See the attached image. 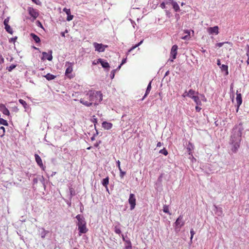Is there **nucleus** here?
<instances>
[{"label":"nucleus","mask_w":249,"mask_h":249,"mask_svg":"<svg viewBox=\"0 0 249 249\" xmlns=\"http://www.w3.org/2000/svg\"><path fill=\"white\" fill-rule=\"evenodd\" d=\"M242 123L235 125L232 128L230 143L232 145L231 150L235 153L240 146L241 141L242 132L244 130Z\"/></svg>","instance_id":"obj_1"},{"label":"nucleus","mask_w":249,"mask_h":249,"mask_svg":"<svg viewBox=\"0 0 249 249\" xmlns=\"http://www.w3.org/2000/svg\"><path fill=\"white\" fill-rule=\"evenodd\" d=\"M86 95L88 97V99L89 100L92 102H95L94 105H98L101 101H102L103 99V95L101 91H89L87 94Z\"/></svg>","instance_id":"obj_2"},{"label":"nucleus","mask_w":249,"mask_h":249,"mask_svg":"<svg viewBox=\"0 0 249 249\" xmlns=\"http://www.w3.org/2000/svg\"><path fill=\"white\" fill-rule=\"evenodd\" d=\"M176 231H179L181 227L184 225V222L183 221V216L180 215L176 220L175 223Z\"/></svg>","instance_id":"obj_3"},{"label":"nucleus","mask_w":249,"mask_h":249,"mask_svg":"<svg viewBox=\"0 0 249 249\" xmlns=\"http://www.w3.org/2000/svg\"><path fill=\"white\" fill-rule=\"evenodd\" d=\"M95 50L98 52H103L105 51V49L108 47L107 45H104L102 43H98L94 42L93 44Z\"/></svg>","instance_id":"obj_4"},{"label":"nucleus","mask_w":249,"mask_h":249,"mask_svg":"<svg viewBox=\"0 0 249 249\" xmlns=\"http://www.w3.org/2000/svg\"><path fill=\"white\" fill-rule=\"evenodd\" d=\"M128 202L130 205V209L131 210H133L135 208L136 205V198L135 195L133 194H130L128 199Z\"/></svg>","instance_id":"obj_5"},{"label":"nucleus","mask_w":249,"mask_h":249,"mask_svg":"<svg viewBox=\"0 0 249 249\" xmlns=\"http://www.w3.org/2000/svg\"><path fill=\"white\" fill-rule=\"evenodd\" d=\"M52 53H53V52L52 50H49L48 53L43 52L42 53L43 56L41 58V60H43L46 59L48 60L49 61H52L53 59Z\"/></svg>","instance_id":"obj_6"},{"label":"nucleus","mask_w":249,"mask_h":249,"mask_svg":"<svg viewBox=\"0 0 249 249\" xmlns=\"http://www.w3.org/2000/svg\"><path fill=\"white\" fill-rule=\"evenodd\" d=\"M27 10L30 15L34 18V19H36L38 16V13L33 7H29Z\"/></svg>","instance_id":"obj_7"},{"label":"nucleus","mask_w":249,"mask_h":249,"mask_svg":"<svg viewBox=\"0 0 249 249\" xmlns=\"http://www.w3.org/2000/svg\"><path fill=\"white\" fill-rule=\"evenodd\" d=\"M75 218L77 219L78 221L77 223V226L86 224L85 219L83 215L81 214H78L76 216Z\"/></svg>","instance_id":"obj_8"},{"label":"nucleus","mask_w":249,"mask_h":249,"mask_svg":"<svg viewBox=\"0 0 249 249\" xmlns=\"http://www.w3.org/2000/svg\"><path fill=\"white\" fill-rule=\"evenodd\" d=\"M97 63H100L104 69H107V71L109 70L110 68L109 64L107 61L102 58H99L97 59Z\"/></svg>","instance_id":"obj_9"},{"label":"nucleus","mask_w":249,"mask_h":249,"mask_svg":"<svg viewBox=\"0 0 249 249\" xmlns=\"http://www.w3.org/2000/svg\"><path fill=\"white\" fill-rule=\"evenodd\" d=\"M38 231L39 235L42 239H44L46 235L49 233V231L45 230L43 228H38Z\"/></svg>","instance_id":"obj_10"},{"label":"nucleus","mask_w":249,"mask_h":249,"mask_svg":"<svg viewBox=\"0 0 249 249\" xmlns=\"http://www.w3.org/2000/svg\"><path fill=\"white\" fill-rule=\"evenodd\" d=\"M35 157L36 161V162L38 165L39 166V167L41 168H42L43 170H44V167L43 164L42 160H41V158L40 157V156L36 154L35 155Z\"/></svg>","instance_id":"obj_11"},{"label":"nucleus","mask_w":249,"mask_h":249,"mask_svg":"<svg viewBox=\"0 0 249 249\" xmlns=\"http://www.w3.org/2000/svg\"><path fill=\"white\" fill-rule=\"evenodd\" d=\"M73 63H70L69 62H67L66 65H68V67L66 70L65 71V75L66 76L69 75V74H70L72 71V66Z\"/></svg>","instance_id":"obj_12"},{"label":"nucleus","mask_w":249,"mask_h":249,"mask_svg":"<svg viewBox=\"0 0 249 249\" xmlns=\"http://www.w3.org/2000/svg\"><path fill=\"white\" fill-rule=\"evenodd\" d=\"M178 46L174 45L172 46L170 52V56L173 57V59H176L177 54Z\"/></svg>","instance_id":"obj_13"},{"label":"nucleus","mask_w":249,"mask_h":249,"mask_svg":"<svg viewBox=\"0 0 249 249\" xmlns=\"http://www.w3.org/2000/svg\"><path fill=\"white\" fill-rule=\"evenodd\" d=\"M0 111H1L3 114L9 116L10 112L9 110L3 104H0Z\"/></svg>","instance_id":"obj_14"},{"label":"nucleus","mask_w":249,"mask_h":249,"mask_svg":"<svg viewBox=\"0 0 249 249\" xmlns=\"http://www.w3.org/2000/svg\"><path fill=\"white\" fill-rule=\"evenodd\" d=\"M78 226V230L79 232V235H81L82 233H86L88 231V229L86 227V224H84Z\"/></svg>","instance_id":"obj_15"},{"label":"nucleus","mask_w":249,"mask_h":249,"mask_svg":"<svg viewBox=\"0 0 249 249\" xmlns=\"http://www.w3.org/2000/svg\"><path fill=\"white\" fill-rule=\"evenodd\" d=\"M63 11L64 12H65L66 14L67 15V20L68 21H71L73 19V16L71 15L70 9H67V8H64L63 9Z\"/></svg>","instance_id":"obj_16"},{"label":"nucleus","mask_w":249,"mask_h":249,"mask_svg":"<svg viewBox=\"0 0 249 249\" xmlns=\"http://www.w3.org/2000/svg\"><path fill=\"white\" fill-rule=\"evenodd\" d=\"M236 103L237 106V109L239 108L240 106L242 104V95L241 93H238V91L236 92Z\"/></svg>","instance_id":"obj_17"},{"label":"nucleus","mask_w":249,"mask_h":249,"mask_svg":"<svg viewBox=\"0 0 249 249\" xmlns=\"http://www.w3.org/2000/svg\"><path fill=\"white\" fill-rule=\"evenodd\" d=\"M208 31L210 34H213L217 35L219 33L218 32V27L217 26H214L213 27H210L208 29Z\"/></svg>","instance_id":"obj_18"},{"label":"nucleus","mask_w":249,"mask_h":249,"mask_svg":"<svg viewBox=\"0 0 249 249\" xmlns=\"http://www.w3.org/2000/svg\"><path fill=\"white\" fill-rule=\"evenodd\" d=\"M112 125H113L112 124L106 122V121L103 122L102 123V127L104 129H107V130H109V129H111L112 127Z\"/></svg>","instance_id":"obj_19"},{"label":"nucleus","mask_w":249,"mask_h":249,"mask_svg":"<svg viewBox=\"0 0 249 249\" xmlns=\"http://www.w3.org/2000/svg\"><path fill=\"white\" fill-rule=\"evenodd\" d=\"M80 102L86 107H90L92 105V102L86 101L85 98H81L80 100Z\"/></svg>","instance_id":"obj_20"},{"label":"nucleus","mask_w":249,"mask_h":249,"mask_svg":"<svg viewBox=\"0 0 249 249\" xmlns=\"http://www.w3.org/2000/svg\"><path fill=\"white\" fill-rule=\"evenodd\" d=\"M151 83H152V81H150L147 87V89H146V91H145V94L143 96V98H142V100H143L147 95L149 93L151 89Z\"/></svg>","instance_id":"obj_21"},{"label":"nucleus","mask_w":249,"mask_h":249,"mask_svg":"<svg viewBox=\"0 0 249 249\" xmlns=\"http://www.w3.org/2000/svg\"><path fill=\"white\" fill-rule=\"evenodd\" d=\"M109 182V178L108 177H106V178H104L102 181V185L106 188L107 191H108V189L107 188V185Z\"/></svg>","instance_id":"obj_22"},{"label":"nucleus","mask_w":249,"mask_h":249,"mask_svg":"<svg viewBox=\"0 0 249 249\" xmlns=\"http://www.w3.org/2000/svg\"><path fill=\"white\" fill-rule=\"evenodd\" d=\"M185 93L186 94V95H184V96H187L192 99V96H195V94L196 93V92L194 90L191 89L189 90L188 92H187V91H185Z\"/></svg>","instance_id":"obj_23"},{"label":"nucleus","mask_w":249,"mask_h":249,"mask_svg":"<svg viewBox=\"0 0 249 249\" xmlns=\"http://www.w3.org/2000/svg\"><path fill=\"white\" fill-rule=\"evenodd\" d=\"M192 99H193L194 102L197 106L202 105L201 100L199 99V97L197 96H192Z\"/></svg>","instance_id":"obj_24"},{"label":"nucleus","mask_w":249,"mask_h":249,"mask_svg":"<svg viewBox=\"0 0 249 249\" xmlns=\"http://www.w3.org/2000/svg\"><path fill=\"white\" fill-rule=\"evenodd\" d=\"M30 36L33 38L36 43H38L40 42V38L34 33H31Z\"/></svg>","instance_id":"obj_25"},{"label":"nucleus","mask_w":249,"mask_h":249,"mask_svg":"<svg viewBox=\"0 0 249 249\" xmlns=\"http://www.w3.org/2000/svg\"><path fill=\"white\" fill-rule=\"evenodd\" d=\"M220 68L222 71H225V75H227L228 74V66L227 65L223 64L220 66Z\"/></svg>","instance_id":"obj_26"},{"label":"nucleus","mask_w":249,"mask_h":249,"mask_svg":"<svg viewBox=\"0 0 249 249\" xmlns=\"http://www.w3.org/2000/svg\"><path fill=\"white\" fill-rule=\"evenodd\" d=\"M125 249H132L131 242L130 240L125 241Z\"/></svg>","instance_id":"obj_27"},{"label":"nucleus","mask_w":249,"mask_h":249,"mask_svg":"<svg viewBox=\"0 0 249 249\" xmlns=\"http://www.w3.org/2000/svg\"><path fill=\"white\" fill-rule=\"evenodd\" d=\"M44 77L48 80H51L54 79L56 77V76L49 73H47L46 75H45Z\"/></svg>","instance_id":"obj_28"},{"label":"nucleus","mask_w":249,"mask_h":249,"mask_svg":"<svg viewBox=\"0 0 249 249\" xmlns=\"http://www.w3.org/2000/svg\"><path fill=\"white\" fill-rule=\"evenodd\" d=\"M173 8L176 12H178L180 11V8L177 2L175 1L172 4Z\"/></svg>","instance_id":"obj_29"},{"label":"nucleus","mask_w":249,"mask_h":249,"mask_svg":"<svg viewBox=\"0 0 249 249\" xmlns=\"http://www.w3.org/2000/svg\"><path fill=\"white\" fill-rule=\"evenodd\" d=\"M5 30L10 34H13V32L12 29H11L10 26L8 24L5 25Z\"/></svg>","instance_id":"obj_30"},{"label":"nucleus","mask_w":249,"mask_h":249,"mask_svg":"<svg viewBox=\"0 0 249 249\" xmlns=\"http://www.w3.org/2000/svg\"><path fill=\"white\" fill-rule=\"evenodd\" d=\"M185 33H187V35L181 37V38L184 40H189L190 38V32L188 30H186L185 31Z\"/></svg>","instance_id":"obj_31"},{"label":"nucleus","mask_w":249,"mask_h":249,"mask_svg":"<svg viewBox=\"0 0 249 249\" xmlns=\"http://www.w3.org/2000/svg\"><path fill=\"white\" fill-rule=\"evenodd\" d=\"M18 102L23 106L25 109H27L28 107V106L26 102L22 99H19Z\"/></svg>","instance_id":"obj_32"},{"label":"nucleus","mask_w":249,"mask_h":249,"mask_svg":"<svg viewBox=\"0 0 249 249\" xmlns=\"http://www.w3.org/2000/svg\"><path fill=\"white\" fill-rule=\"evenodd\" d=\"M215 208L216 209L217 211V214L218 216L221 215L222 214V208L218 207L217 206L214 205V206Z\"/></svg>","instance_id":"obj_33"},{"label":"nucleus","mask_w":249,"mask_h":249,"mask_svg":"<svg viewBox=\"0 0 249 249\" xmlns=\"http://www.w3.org/2000/svg\"><path fill=\"white\" fill-rule=\"evenodd\" d=\"M0 124H2L5 126H8V124L6 120H4L2 118L0 119Z\"/></svg>","instance_id":"obj_34"},{"label":"nucleus","mask_w":249,"mask_h":249,"mask_svg":"<svg viewBox=\"0 0 249 249\" xmlns=\"http://www.w3.org/2000/svg\"><path fill=\"white\" fill-rule=\"evenodd\" d=\"M163 211L165 213H167L168 214H171V213H170L169 212V207L167 205H164L163 206Z\"/></svg>","instance_id":"obj_35"},{"label":"nucleus","mask_w":249,"mask_h":249,"mask_svg":"<svg viewBox=\"0 0 249 249\" xmlns=\"http://www.w3.org/2000/svg\"><path fill=\"white\" fill-rule=\"evenodd\" d=\"M17 67V65L12 64L9 67H7V70L9 71H11L13 69H14Z\"/></svg>","instance_id":"obj_36"},{"label":"nucleus","mask_w":249,"mask_h":249,"mask_svg":"<svg viewBox=\"0 0 249 249\" xmlns=\"http://www.w3.org/2000/svg\"><path fill=\"white\" fill-rule=\"evenodd\" d=\"M159 153H160V154H163L165 156H167L168 155V151H167V150L165 148H163L162 149H161L159 151Z\"/></svg>","instance_id":"obj_37"},{"label":"nucleus","mask_w":249,"mask_h":249,"mask_svg":"<svg viewBox=\"0 0 249 249\" xmlns=\"http://www.w3.org/2000/svg\"><path fill=\"white\" fill-rule=\"evenodd\" d=\"M114 231L117 234H120L121 232V231L120 228H119L117 226H115L114 227Z\"/></svg>","instance_id":"obj_38"},{"label":"nucleus","mask_w":249,"mask_h":249,"mask_svg":"<svg viewBox=\"0 0 249 249\" xmlns=\"http://www.w3.org/2000/svg\"><path fill=\"white\" fill-rule=\"evenodd\" d=\"M117 71V70H113L110 74V77L111 79H113L114 77L115 73Z\"/></svg>","instance_id":"obj_39"},{"label":"nucleus","mask_w":249,"mask_h":249,"mask_svg":"<svg viewBox=\"0 0 249 249\" xmlns=\"http://www.w3.org/2000/svg\"><path fill=\"white\" fill-rule=\"evenodd\" d=\"M120 171V176L121 178H123L124 176L125 175L126 173L125 172L123 171L122 169L119 170Z\"/></svg>","instance_id":"obj_40"},{"label":"nucleus","mask_w":249,"mask_h":249,"mask_svg":"<svg viewBox=\"0 0 249 249\" xmlns=\"http://www.w3.org/2000/svg\"><path fill=\"white\" fill-rule=\"evenodd\" d=\"M164 1L166 3V4H173V3L175 1L173 0H164Z\"/></svg>","instance_id":"obj_41"},{"label":"nucleus","mask_w":249,"mask_h":249,"mask_svg":"<svg viewBox=\"0 0 249 249\" xmlns=\"http://www.w3.org/2000/svg\"><path fill=\"white\" fill-rule=\"evenodd\" d=\"M33 2H34L35 3H36L37 5H41V2L39 0H32Z\"/></svg>","instance_id":"obj_42"},{"label":"nucleus","mask_w":249,"mask_h":249,"mask_svg":"<svg viewBox=\"0 0 249 249\" xmlns=\"http://www.w3.org/2000/svg\"><path fill=\"white\" fill-rule=\"evenodd\" d=\"M201 98V100L203 101L204 102L207 101V99L203 94H200L199 98Z\"/></svg>","instance_id":"obj_43"},{"label":"nucleus","mask_w":249,"mask_h":249,"mask_svg":"<svg viewBox=\"0 0 249 249\" xmlns=\"http://www.w3.org/2000/svg\"><path fill=\"white\" fill-rule=\"evenodd\" d=\"M95 116H93V119L92 120V122L94 123L95 125V129H96L95 124L97 123V119L96 118H94Z\"/></svg>","instance_id":"obj_44"},{"label":"nucleus","mask_w":249,"mask_h":249,"mask_svg":"<svg viewBox=\"0 0 249 249\" xmlns=\"http://www.w3.org/2000/svg\"><path fill=\"white\" fill-rule=\"evenodd\" d=\"M62 124L61 123H59L58 125H56L54 126V128L55 129H57L58 130L60 129L61 128Z\"/></svg>","instance_id":"obj_45"},{"label":"nucleus","mask_w":249,"mask_h":249,"mask_svg":"<svg viewBox=\"0 0 249 249\" xmlns=\"http://www.w3.org/2000/svg\"><path fill=\"white\" fill-rule=\"evenodd\" d=\"M9 18H5L4 20V22H3V24L4 25V26L5 25H7V24H8V22H9Z\"/></svg>","instance_id":"obj_46"},{"label":"nucleus","mask_w":249,"mask_h":249,"mask_svg":"<svg viewBox=\"0 0 249 249\" xmlns=\"http://www.w3.org/2000/svg\"><path fill=\"white\" fill-rule=\"evenodd\" d=\"M190 233H191V240H192L193 237L195 233V232L193 230V229H191V230Z\"/></svg>","instance_id":"obj_47"},{"label":"nucleus","mask_w":249,"mask_h":249,"mask_svg":"<svg viewBox=\"0 0 249 249\" xmlns=\"http://www.w3.org/2000/svg\"><path fill=\"white\" fill-rule=\"evenodd\" d=\"M165 4L166 3H165L164 1L162 2V3H160V7L162 8V9H165Z\"/></svg>","instance_id":"obj_48"},{"label":"nucleus","mask_w":249,"mask_h":249,"mask_svg":"<svg viewBox=\"0 0 249 249\" xmlns=\"http://www.w3.org/2000/svg\"><path fill=\"white\" fill-rule=\"evenodd\" d=\"M70 192L71 197L72 196H73L75 195V193L72 188H71L70 189Z\"/></svg>","instance_id":"obj_49"},{"label":"nucleus","mask_w":249,"mask_h":249,"mask_svg":"<svg viewBox=\"0 0 249 249\" xmlns=\"http://www.w3.org/2000/svg\"><path fill=\"white\" fill-rule=\"evenodd\" d=\"M36 25H37L38 27H40V28H41L43 29V25H42L41 23L39 21H36Z\"/></svg>","instance_id":"obj_50"},{"label":"nucleus","mask_w":249,"mask_h":249,"mask_svg":"<svg viewBox=\"0 0 249 249\" xmlns=\"http://www.w3.org/2000/svg\"><path fill=\"white\" fill-rule=\"evenodd\" d=\"M116 163H117V166L118 167L119 170L121 169V166H120V163H121L120 161L119 160H118L116 161Z\"/></svg>","instance_id":"obj_51"},{"label":"nucleus","mask_w":249,"mask_h":249,"mask_svg":"<svg viewBox=\"0 0 249 249\" xmlns=\"http://www.w3.org/2000/svg\"><path fill=\"white\" fill-rule=\"evenodd\" d=\"M4 62V58L2 55L0 54V64H2Z\"/></svg>","instance_id":"obj_52"},{"label":"nucleus","mask_w":249,"mask_h":249,"mask_svg":"<svg viewBox=\"0 0 249 249\" xmlns=\"http://www.w3.org/2000/svg\"><path fill=\"white\" fill-rule=\"evenodd\" d=\"M80 212L81 213H82L83 211L84 210V206L81 202H80Z\"/></svg>","instance_id":"obj_53"},{"label":"nucleus","mask_w":249,"mask_h":249,"mask_svg":"<svg viewBox=\"0 0 249 249\" xmlns=\"http://www.w3.org/2000/svg\"><path fill=\"white\" fill-rule=\"evenodd\" d=\"M1 130L2 131V136L4 135L5 133V128L3 126L0 127V130Z\"/></svg>","instance_id":"obj_54"},{"label":"nucleus","mask_w":249,"mask_h":249,"mask_svg":"<svg viewBox=\"0 0 249 249\" xmlns=\"http://www.w3.org/2000/svg\"><path fill=\"white\" fill-rule=\"evenodd\" d=\"M195 108H196V111H197V112H199L201 109V108L199 107L198 106H197V105L196 107Z\"/></svg>","instance_id":"obj_55"},{"label":"nucleus","mask_w":249,"mask_h":249,"mask_svg":"<svg viewBox=\"0 0 249 249\" xmlns=\"http://www.w3.org/2000/svg\"><path fill=\"white\" fill-rule=\"evenodd\" d=\"M17 37H16V36L15 37H12V38H10V42H14L16 41V40L17 39Z\"/></svg>","instance_id":"obj_56"},{"label":"nucleus","mask_w":249,"mask_h":249,"mask_svg":"<svg viewBox=\"0 0 249 249\" xmlns=\"http://www.w3.org/2000/svg\"><path fill=\"white\" fill-rule=\"evenodd\" d=\"M38 182V179L37 178H34L33 180V183L35 184H36Z\"/></svg>","instance_id":"obj_57"},{"label":"nucleus","mask_w":249,"mask_h":249,"mask_svg":"<svg viewBox=\"0 0 249 249\" xmlns=\"http://www.w3.org/2000/svg\"><path fill=\"white\" fill-rule=\"evenodd\" d=\"M126 58H124L122 61V63L121 64V65H123V64H124V63H126Z\"/></svg>","instance_id":"obj_58"},{"label":"nucleus","mask_w":249,"mask_h":249,"mask_svg":"<svg viewBox=\"0 0 249 249\" xmlns=\"http://www.w3.org/2000/svg\"><path fill=\"white\" fill-rule=\"evenodd\" d=\"M224 43V42L218 43L217 44V46L219 47H221L223 45Z\"/></svg>","instance_id":"obj_59"},{"label":"nucleus","mask_w":249,"mask_h":249,"mask_svg":"<svg viewBox=\"0 0 249 249\" xmlns=\"http://www.w3.org/2000/svg\"><path fill=\"white\" fill-rule=\"evenodd\" d=\"M101 143V141H99V142H97L96 143H95L94 144V146L95 147H98L99 144Z\"/></svg>","instance_id":"obj_60"},{"label":"nucleus","mask_w":249,"mask_h":249,"mask_svg":"<svg viewBox=\"0 0 249 249\" xmlns=\"http://www.w3.org/2000/svg\"><path fill=\"white\" fill-rule=\"evenodd\" d=\"M217 65L219 67L221 65L220 59H218L217 60Z\"/></svg>","instance_id":"obj_61"},{"label":"nucleus","mask_w":249,"mask_h":249,"mask_svg":"<svg viewBox=\"0 0 249 249\" xmlns=\"http://www.w3.org/2000/svg\"><path fill=\"white\" fill-rule=\"evenodd\" d=\"M162 145V143L160 142H158L157 144V147H160Z\"/></svg>","instance_id":"obj_62"},{"label":"nucleus","mask_w":249,"mask_h":249,"mask_svg":"<svg viewBox=\"0 0 249 249\" xmlns=\"http://www.w3.org/2000/svg\"><path fill=\"white\" fill-rule=\"evenodd\" d=\"M138 47L137 46H136V45H135L134 46H133L129 50V52H130L132 50H134V49H135L136 48Z\"/></svg>","instance_id":"obj_63"},{"label":"nucleus","mask_w":249,"mask_h":249,"mask_svg":"<svg viewBox=\"0 0 249 249\" xmlns=\"http://www.w3.org/2000/svg\"><path fill=\"white\" fill-rule=\"evenodd\" d=\"M143 42V40H141L139 43H138L137 44H136V46L138 47L140 45H141Z\"/></svg>","instance_id":"obj_64"}]
</instances>
